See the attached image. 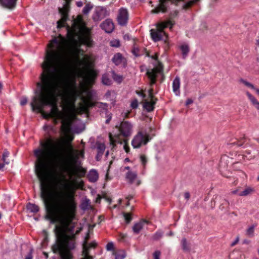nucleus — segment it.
Returning a JSON list of instances; mask_svg holds the SVG:
<instances>
[{"label":"nucleus","mask_w":259,"mask_h":259,"mask_svg":"<svg viewBox=\"0 0 259 259\" xmlns=\"http://www.w3.org/2000/svg\"><path fill=\"white\" fill-rule=\"evenodd\" d=\"M232 193L234 194H235L237 193V190H234L232 192Z\"/></svg>","instance_id":"59"},{"label":"nucleus","mask_w":259,"mask_h":259,"mask_svg":"<svg viewBox=\"0 0 259 259\" xmlns=\"http://www.w3.org/2000/svg\"><path fill=\"white\" fill-rule=\"evenodd\" d=\"M64 150L67 153L72 163L76 162L80 157H83L84 155L83 150L78 151L74 150L69 142L65 143V148Z\"/></svg>","instance_id":"4"},{"label":"nucleus","mask_w":259,"mask_h":259,"mask_svg":"<svg viewBox=\"0 0 259 259\" xmlns=\"http://www.w3.org/2000/svg\"><path fill=\"white\" fill-rule=\"evenodd\" d=\"M93 8V6L91 5L90 4H87L85 5V6L84 7L83 10H82V13L84 15H87L89 13V12L91 11V10Z\"/></svg>","instance_id":"29"},{"label":"nucleus","mask_w":259,"mask_h":259,"mask_svg":"<svg viewBox=\"0 0 259 259\" xmlns=\"http://www.w3.org/2000/svg\"><path fill=\"white\" fill-rule=\"evenodd\" d=\"M2 83H0V89H1V88H2Z\"/></svg>","instance_id":"63"},{"label":"nucleus","mask_w":259,"mask_h":259,"mask_svg":"<svg viewBox=\"0 0 259 259\" xmlns=\"http://www.w3.org/2000/svg\"><path fill=\"white\" fill-rule=\"evenodd\" d=\"M163 74V68L161 63H158V65L152 69H148L147 71V75L150 80V85H152L155 83L156 77Z\"/></svg>","instance_id":"6"},{"label":"nucleus","mask_w":259,"mask_h":259,"mask_svg":"<svg viewBox=\"0 0 259 259\" xmlns=\"http://www.w3.org/2000/svg\"><path fill=\"white\" fill-rule=\"evenodd\" d=\"M89 238V234L88 233L84 238V240L83 243V254L84 255V257L82 259H93L92 257L88 255V250L89 249L95 247L96 245V242H92L91 243H88V240Z\"/></svg>","instance_id":"10"},{"label":"nucleus","mask_w":259,"mask_h":259,"mask_svg":"<svg viewBox=\"0 0 259 259\" xmlns=\"http://www.w3.org/2000/svg\"><path fill=\"white\" fill-rule=\"evenodd\" d=\"M16 0H0L1 4H16Z\"/></svg>","instance_id":"38"},{"label":"nucleus","mask_w":259,"mask_h":259,"mask_svg":"<svg viewBox=\"0 0 259 259\" xmlns=\"http://www.w3.org/2000/svg\"><path fill=\"white\" fill-rule=\"evenodd\" d=\"M117 127L120 135L124 138L131 136L133 132V125L128 121H122Z\"/></svg>","instance_id":"8"},{"label":"nucleus","mask_w":259,"mask_h":259,"mask_svg":"<svg viewBox=\"0 0 259 259\" xmlns=\"http://www.w3.org/2000/svg\"><path fill=\"white\" fill-rule=\"evenodd\" d=\"M138 104L137 100L134 101L131 103V106L133 108H136L138 107Z\"/></svg>","instance_id":"48"},{"label":"nucleus","mask_w":259,"mask_h":259,"mask_svg":"<svg viewBox=\"0 0 259 259\" xmlns=\"http://www.w3.org/2000/svg\"><path fill=\"white\" fill-rule=\"evenodd\" d=\"M193 103V100L191 99H188L187 100L186 102V105L187 106L192 104Z\"/></svg>","instance_id":"52"},{"label":"nucleus","mask_w":259,"mask_h":259,"mask_svg":"<svg viewBox=\"0 0 259 259\" xmlns=\"http://www.w3.org/2000/svg\"><path fill=\"white\" fill-rule=\"evenodd\" d=\"M88 178L91 182L94 183L96 182L99 178V175L97 171L95 169L91 170L88 175Z\"/></svg>","instance_id":"18"},{"label":"nucleus","mask_w":259,"mask_h":259,"mask_svg":"<svg viewBox=\"0 0 259 259\" xmlns=\"http://www.w3.org/2000/svg\"><path fill=\"white\" fill-rule=\"evenodd\" d=\"M77 170V168H75V169L74 170H71V169H69L68 170V174L69 175V176L70 178L72 177V176L75 174V171H76Z\"/></svg>","instance_id":"49"},{"label":"nucleus","mask_w":259,"mask_h":259,"mask_svg":"<svg viewBox=\"0 0 259 259\" xmlns=\"http://www.w3.org/2000/svg\"><path fill=\"white\" fill-rule=\"evenodd\" d=\"M124 218L127 223H129L132 220V217L129 213H124L123 214Z\"/></svg>","instance_id":"40"},{"label":"nucleus","mask_w":259,"mask_h":259,"mask_svg":"<svg viewBox=\"0 0 259 259\" xmlns=\"http://www.w3.org/2000/svg\"><path fill=\"white\" fill-rule=\"evenodd\" d=\"M110 46L113 47H118L120 46V42L117 39H114L110 41Z\"/></svg>","instance_id":"39"},{"label":"nucleus","mask_w":259,"mask_h":259,"mask_svg":"<svg viewBox=\"0 0 259 259\" xmlns=\"http://www.w3.org/2000/svg\"><path fill=\"white\" fill-rule=\"evenodd\" d=\"M27 208L32 212H37L39 210V207L37 205L30 203L27 204Z\"/></svg>","instance_id":"25"},{"label":"nucleus","mask_w":259,"mask_h":259,"mask_svg":"<svg viewBox=\"0 0 259 259\" xmlns=\"http://www.w3.org/2000/svg\"><path fill=\"white\" fill-rule=\"evenodd\" d=\"M179 48L182 52L183 58L185 59L190 51L188 45L186 43H184L180 46Z\"/></svg>","instance_id":"19"},{"label":"nucleus","mask_w":259,"mask_h":259,"mask_svg":"<svg viewBox=\"0 0 259 259\" xmlns=\"http://www.w3.org/2000/svg\"><path fill=\"white\" fill-rule=\"evenodd\" d=\"M105 97L108 101L114 102L115 99V94L113 91H108L105 95Z\"/></svg>","instance_id":"23"},{"label":"nucleus","mask_w":259,"mask_h":259,"mask_svg":"<svg viewBox=\"0 0 259 259\" xmlns=\"http://www.w3.org/2000/svg\"><path fill=\"white\" fill-rule=\"evenodd\" d=\"M150 140L149 135L146 132L139 131L133 139L132 145L134 148H139L146 145Z\"/></svg>","instance_id":"3"},{"label":"nucleus","mask_w":259,"mask_h":259,"mask_svg":"<svg viewBox=\"0 0 259 259\" xmlns=\"http://www.w3.org/2000/svg\"><path fill=\"white\" fill-rule=\"evenodd\" d=\"M106 10L102 7H97L95 9L92 16L95 21H99L105 17Z\"/></svg>","instance_id":"12"},{"label":"nucleus","mask_w":259,"mask_h":259,"mask_svg":"<svg viewBox=\"0 0 259 259\" xmlns=\"http://www.w3.org/2000/svg\"><path fill=\"white\" fill-rule=\"evenodd\" d=\"M246 141V139L244 136L240 138L239 140H238L237 142H233L229 144V145H237L238 146H241Z\"/></svg>","instance_id":"26"},{"label":"nucleus","mask_w":259,"mask_h":259,"mask_svg":"<svg viewBox=\"0 0 259 259\" xmlns=\"http://www.w3.org/2000/svg\"><path fill=\"white\" fill-rule=\"evenodd\" d=\"M253 192L254 189L252 188L247 187L245 188V189L243 191L239 192L238 193V195L240 196H246L249 195H250Z\"/></svg>","instance_id":"22"},{"label":"nucleus","mask_w":259,"mask_h":259,"mask_svg":"<svg viewBox=\"0 0 259 259\" xmlns=\"http://www.w3.org/2000/svg\"><path fill=\"white\" fill-rule=\"evenodd\" d=\"M180 79L179 77L176 76L172 82V91L176 96H179L180 94Z\"/></svg>","instance_id":"17"},{"label":"nucleus","mask_w":259,"mask_h":259,"mask_svg":"<svg viewBox=\"0 0 259 259\" xmlns=\"http://www.w3.org/2000/svg\"><path fill=\"white\" fill-rule=\"evenodd\" d=\"M148 222L146 220H141L134 224L132 228L134 234H138L143 229L144 226L147 224Z\"/></svg>","instance_id":"15"},{"label":"nucleus","mask_w":259,"mask_h":259,"mask_svg":"<svg viewBox=\"0 0 259 259\" xmlns=\"http://www.w3.org/2000/svg\"><path fill=\"white\" fill-rule=\"evenodd\" d=\"M126 256L124 250H120L115 253V259H124Z\"/></svg>","instance_id":"27"},{"label":"nucleus","mask_w":259,"mask_h":259,"mask_svg":"<svg viewBox=\"0 0 259 259\" xmlns=\"http://www.w3.org/2000/svg\"><path fill=\"white\" fill-rule=\"evenodd\" d=\"M124 169L128 170V171L130 170V167L129 166H126L125 167Z\"/></svg>","instance_id":"60"},{"label":"nucleus","mask_w":259,"mask_h":259,"mask_svg":"<svg viewBox=\"0 0 259 259\" xmlns=\"http://www.w3.org/2000/svg\"><path fill=\"white\" fill-rule=\"evenodd\" d=\"M163 233L161 231H157L152 236L153 240H158L163 236Z\"/></svg>","instance_id":"31"},{"label":"nucleus","mask_w":259,"mask_h":259,"mask_svg":"<svg viewBox=\"0 0 259 259\" xmlns=\"http://www.w3.org/2000/svg\"><path fill=\"white\" fill-rule=\"evenodd\" d=\"M112 77L113 79L118 83L122 82L123 77L122 75L116 74L114 71L112 72Z\"/></svg>","instance_id":"28"},{"label":"nucleus","mask_w":259,"mask_h":259,"mask_svg":"<svg viewBox=\"0 0 259 259\" xmlns=\"http://www.w3.org/2000/svg\"><path fill=\"white\" fill-rule=\"evenodd\" d=\"M123 59V57L120 53H116L115 54L112 59V62L116 65H119L121 64Z\"/></svg>","instance_id":"20"},{"label":"nucleus","mask_w":259,"mask_h":259,"mask_svg":"<svg viewBox=\"0 0 259 259\" xmlns=\"http://www.w3.org/2000/svg\"><path fill=\"white\" fill-rule=\"evenodd\" d=\"M48 46L49 50L46 51L41 65V82L37 83V89L30 106L33 111L41 113L45 118H52L55 124L61 120V130L67 134L76 119L75 113L78 110L87 112L89 108L96 106L100 112L107 113L108 105L94 103L91 93L78 89L75 78L67 74L71 60L65 37L60 35Z\"/></svg>","instance_id":"1"},{"label":"nucleus","mask_w":259,"mask_h":259,"mask_svg":"<svg viewBox=\"0 0 259 259\" xmlns=\"http://www.w3.org/2000/svg\"><path fill=\"white\" fill-rule=\"evenodd\" d=\"M185 198L187 200H188L190 198V195L189 192H185L184 194Z\"/></svg>","instance_id":"51"},{"label":"nucleus","mask_w":259,"mask_h":259,"mask_svg":"<svg viewBox=\"0 0 259 259\" xmlns=\"http://www.w3.org/2000/svg\"><path fill=\"white\" fill-rule=\"evenodd\" d=\"M5 164H6L5 163H0V170L3 168Z\"/></svg>","instance_id":"55"},{"label":"nucleus","mask_w":259,"mask_h":259,"mask_svg":"<svg viewBox=\"0 0 259 259\" xmlns=\"http://www.w3.org/2000/svg\"><path fill=\"white\" fill-rule=\"evenodd\" d=\"M96 148L98 153L96 156V159L98 161L100 160L105 150V145L104 143L100 142H97L96 143Z\"/></svg>","instance_id":"16"},{"label":"nucleus","mask_w":259,"mask_h":259,"mask_svg":"<svg viewBox=\"0 0 259 259\" xmlns=\"http://www.w3.org/2000/svg\"><path fill=\"white\" fill-rule=\"evenodd\" d=\"M238 241H239V237H237L236 238L235 240L233 242H232V244H231V246H234V245H235V244H236Z\"/></svg>","instance_id":"53"},{"label":"nucleus","mask_w":259,"mask_h":259,"mask_svg":"<svg viewBox=\"0 0 259 259\" xmlns=\"http://www.w3.org/2000/svg\"><path fill=\"white\" fill-rule=\"evenodd\" d=\"M106 249L108 251L113 250L114 249V244L113 242H109L106 245Z\"/></svg>","instance_id":"41"},{"label":"nucleus","mask_w":259,"mask_h":259,"mask_svg":"<svg viewBox=\"0 0 259 259\" xmlns=\"http://www.w3.org/2000/svg\"><path fill=\"white\" fill-rule=\"evenodd\" d=\"M244 156V158H246L248 160H249V159H250L251 158V156H248V157L247 155H245Z\"/></svg>","instance_id":"56"},{"label":"nucleus","mask_w":259,"mask_h":259,"mask_svg":"<svg viewBox=\"0 0 259 259\" xmlns=\"http://www.w3.org/2000/svg\"><path fill=\"white\" fill-rule=\"evenodd\" d=\"M254 226L253 225L250 226L246 231V234L249 236H253L254 233Z\"/></svg>","instance_id":"36"},{"label":"nucleus","mask_w":259,"mask_h":259,"mask_svg":"<svg viewBox=\"0 0 259 259\" xmlns=\"http://www.w3.org/2000/svg\"><path fill=\"white\" fill-rule=\"evenodd\" d=\"M181 244L182 246V248L184 250L187 251L189 250V248L187 245V240L186 238H183L181 241Z\"/></svg>","instance_id":"34"},{"label":"nucleus","mask_w":259,"mask_h":259,"mask_svg":"<svg viewBox=\"0 0 259 259\" xmlns=\"http://www.w3.org/2000/svg\"><path fill=\"white\" fill-rule=\"evenodd\" d=\"M32 253H33V249H30L29 252L28 253V254L25 257V259H32V257H33Z\"/></svg>","instance_id":"45"},{"label":"nucleus","mask_w":259,"mask_h":259,"mask_svg":"<svg viewBox=\"0 0 259 259\" xmlns=\"http://www.w3.org/2000/svg\"><path fill=\"white\" fill-rule=\"evenodd\" d=\"M9 155V152L8 151H5L3 154V160L6 164H8L9 163V161L6 159V158L8 157Z\"/></svg>","instance_id":"35"},{"label":"nucleus","mask_w":259,"mask_h":259,"mask_svg":"<svg viewBox=\"0 0 259 259\" xmlns=\"http://www.w3.org/2000/svg\"><path fill=\"white\" fill-rule=\"evenodd\" d=\"M256 44L259 47V38L256 40Z\"/></svg>","instance_id":"61"},{"label":"nucleus","mask_w":259,"mask_h":259,"mask_svg":"<svg viewBox=\"0 0 259 259\" xmlns=\"http://www.w3.org/2000/svg\"><path fill=\"white\" fill-rule=\"evenodd\" d=\"M254 90H255L256 93L259 95V89L255 88V89H254Z\"/></svg>","instance_id":"58"},{"label":"nucleus","mask_w":259,"mask_h":259,"mask_svg":"<svg viewBox=\"0 0 259 259\" xmlns=\"http://www.w3.org/2000/svg\"><path fill=\"white\" fill-rule=\"evenodd\" d=\"M140 161L142 163V165L144 166L147 162V159L144 155H141L140 156Z\"/></svg>","instance_id":"43"},{"label":"nucleus","mask_w":259,"mask_h":259,"mask_svg":"<svg viewBox=\"0 0 259 259\" xmlns=\"http://www.w3.org/2000/svg\"><path fill=\"white\" fill-rule=\"evenodd\" d=\"M109 138H110V143L112 145H115L116 143H120V144L122 143L121 142L119 141V140L117 138L116 139H114L111 134H110V135H109Z\"/></svg>","instance_id":"37"},{"label":"nucleus","mask_w":259,"mask_h":259,"mask_svg":"<svg viewBox=\"0 0 259 259\" xmlns=\"http://www.w3.org/2000/svg\"><path fill=\"white\" fill-rule=\"evenodd\" d=\"M27 99L26 97H23L21 98L20 101V104L21 106L25 105L27 103Z\"/></svg>","instance_id":"44"},{"label":"nucleus","mask_w":259,"mask_h":259,"mask_svg":"<svg viewBox=\"0 0 259 259\" xmlns=\"http://www.w3.org/2000/svg\"><path fill=\"white\" fill-rule=\"evenodd\" d=\"M71 0H65V4L63 8L59 9V12L61 15V19L57 21V28L65 26V22L68 17V13L69 10V3Z\"/></svg>","instance_id":"7"},{"label":"nucleus","mask_w":259,"mask_h":259,"mask_svg":"<svg viewBox=\"0 0 259 259\" xmlns=\"http://www.w3.org/2000/svg\"><path fill=\"white\" fill-rule=\"evenodd\" d=\"M101 28L107 33H111L114 29V25L111 19H108L102 23Z\"/></svg>","instance_id":"13"},{"label":"nucleus","mask_w":259,"mask_h":259,"mask_svg":"<svg viewBox=\"0 0 259 259\" xmlns=\"http://www.w3.org/2000/svg\"><path fill=\"white\" fill-rule=\"evenodd\" d=\"M108 154H109V151H107L106 152V156H107L108 155Z\"/></svg>","instance_id":"62"},{"label":"nucleus","mask_w":259,"mask_h":259,"mask_svg":"<svg viewBox=\"0 0 259 259\" xmlns=\"http://www.w3.org/2000/svg\"><path fill=\"white\" fill-rule=\"evenodd\" d=\"M168 236H172L174 235V233L170 231L169 233L167 234Z\"/></svg>","instance_id":"57"},{"label":"nucleus","mask_w":259,"mask_h":259,"mask_svg":"<svg viewBox=\"0 0 259 259\" xmlns=\"http://www.w3.org/2000/svg\"><path fill=\"white\" fill-rule=\"evenodd\" d=\"M76 5H77V7H82V5H83L82 2H81V1L77 2L76 3Z\"/></svg>","instance_id":"54"},{"label":"nucleus","mask_w":259,"mask_h":259,"mask_svg":"<svg viewBox=\"0 0 259 259\" xmlns=\"http://www.w3.org/2000/svg\"><path fill=\"white\" fill-rule=\"evenodd\" d=\"M90 202L89 200H84L81 204V208L83 210H87L90 208Z\"/></svg>","instance_id":"32"},{"label":"nucleus","mask_w":259,"mask_h":259,"mask_svg":"<svg viewBox=\"0 0 259 259\" xmlns=\"http://www.w3.org/2000/svg\"><path fill=\"white\" fill-rule=\"evenodd\" d=\"M128 19V13L126 9L121 8L119 10L117 17L118 22L121 26L125 25Z\"/></svg>","instance_id":"11"},{"label":"nucleus","mask_w":259,"mask_h":259,"mask_svg":"<svg viewBox=\"0 0 259 259\" xmlns=\"http://www.w3.org/2000/svg\"><path fill=\"white\" fill-rule=\"evenodd\" d=\"M240 82L244 84L245 86L249 88H250L251 89L254 90L255 89V88L254 87V85L251 84V83L248 82L247 81L244 80L243 79H241L240 80Z\"/></svg>","instance_id":"33"},{"label":"nucleus","mask_w":259,"mask_h":259,"mask_svg":"<svg viewBox=\"0 0 259 259\" xmlns=\"http://www.w3.org/2000/svg\"><path fill=\"white\" fill-rule=\"evenodd\" d=\"M133 53L136 56H139V54H138V49L134 48L133 50Z\"/></svg>","instance_id":"50"},{"label":"nucleus","mask_w":259,"mask_h":259,"mask_svg":"<svg viewBox=\"0 0 259 259\" xmlns=\"http://www.w3.org/2000/svg\"><path fill=\"white\" fill-rule=\"evenodd\" d=\"M106 114L107 115V116H106L107 119L105 121V123H109V122L111 120V118H112L111 114V113H107V112L106 113Z\"/></svg>","instance_id":"46"},{"label":"nucleus","mask_w":259,"mask_h":259,"mask_svg":"<svg viewBox=\"0 0 259 259\" xmlns=\"http://www.w3.org/2000/svg\"><path fill=\"white\" fill-rule=\"evenodd\" d=\"M78 38L82 44L89 47L93 46V41L90 35V30L89 28L85 27L81 28L79 30Z\"/></svg>","instance_id":"5"},{"label":"nucleus","mask_w":259,"mask_h":259,"mask_svg":"<svg viewBox=\"0 0 259 259\" xmlns=\"http://www.w3.org/2000/svg\"><path fill=\"white\" fill-rule=\"evenodd\" d=\"M199 1V0H192L189 1L183 5V9L187 10Z\"/></svg>","instance_id":"30"},{"label":"nucleus","mask_w":259,"mask_h":259,"mask_svg":"<svg viewBox=\"0 0 259 259\" xmlns=\"http://www.w3.org/2000/svg\"><path fill=\"white\" fill-rule=\"evenodd\" d=\"M149 99L145 100L143 107L148 112L151 111L154 109V106L156 103V100L154 99L153 96V89L149 90Z\"/></svg>","instance_id":"9"},{"label":"nucleus","mask_w":259,"mask_h":259,"mask_svg":"<svg viewBox=\"0 0 259 259\" xmlns=\"http://www.w3.org/2000/svg\"><path fill=\"white\" fill-rule=\"evenodd\" d=\"M257 180L259 181V176L257 178Z\"/></svg>","instance_id":"64"},{"label":"nucleus","mask_w":259,"mask_h":259,"mask_svg":"<svg viewBox=\"0 0 259 259\" xmlns=\"http://www.w3.org/2000/svg\"><path fill=\"white\" fill-rule=\"evenodd\" d=\"M102 83L106 85H110L112 83V80L107 74H104L102 77Z\"/></svg>","instance_id":"24"},{"label":"nucleus","mask_w":259,"mask_h":259,"mask_svg":"<svg viewBox=\"0 0 259 259\" xmlns=\"http://www.w3.org/2000/svg\"><path fill=\"white\" fill-rule=\"evenodd\" d=\"M124 144L123 145V148L125 151L126 153H128L130 151V147L127 145L126 142L125 140H124Z\"/></svg>","instance_id":"47"},{"label":"nucleus","mask_w":259,"mask_h":259,"mask_svg":"<svg viewBox=\"0 0 259 259\" xmlns=\"http://www.w3.org/2000/svg\"><path fill=\"white\" fill-rule=\"evenodd\" d=\"M246 94L254 107L259 111V102L249 92H247Z\"/></svg>","instance_id":"21"},{"label":"nucleus","mask_w":259,"mask_h":259,"mask_svg":"<svg viewBox=\"0 0 259 259\" xmlns=\"http://www.w3.org/2000/svg\"><path fill=\"white\" fill-rule=\"evenodd\" d=\"M160 252L159 250H156L153 253V258L154 259H160Z\"/></svg>","instance_id":"42"},{"label":"nucleus","mask_w":259,"mask_h":259,"mask_svg":"<svg viewBox=\"0 0 259 259\" xmlns=\"http://www.w3.org/2000/svg\"><path fill=\"white\" fill-rule=\"evenodd\" d=\"M173 24L170 21L162 22L159 23L157 25V29H151L150 34L152 39L154 41H158L162 39L163 37H166L165 33L163 31V29L169 27L170 29L172 28Z\"/></svg>","instance_id":"2"},{"label":"nucleus","mask_w":259,"mask_h":259,"mask_svg":"<svg viewBox=\"0 0 259 259\" xmlns=\"http://www.w3.org/2000/svg\"><path fill=\"white\" fill-rule=\"evenodd\" d=\"M137 177V172L131 170L128 171L125 175L126 180L128 183L133 184L136 181L137 186H138L140 184V181L136 180Z\"/></svg>","instance_id":"14"}]
</instances>
